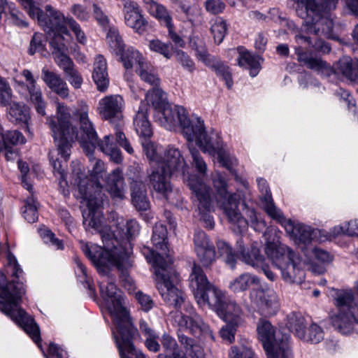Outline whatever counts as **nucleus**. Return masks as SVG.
<instances>
[{
  "label": "nucleus",
  "instance_id": "1",
  "mask_svg": "<svg viewBox=\"0 0 358 358\" xmlns=\"http://www.w3.org/2000/svg\"><path fill=\"white\" fill-rule=\"evenodd\" d=\"M104 247L92 243H80L84 254L96 267L102 275L99 281L100 294L106 302L108 308L113 317L116 332H113L120 358H148L137 350L133 343V338L137 329L133 326L127 310L123 306V297L115 285L114 278L109 275V269L116 267L122 274L129 289L132 287V280L127 275V270L131 267L130 257L122 248L115 245L117 243L116 236L110 233L105 234L103 229L99 232Z\"/></svg>",
  "mask_w": 358,
  "mask_h": 358
},
{
  "label": "nucleus",
  "instance_id": "2",
  "mask_svg": "<svg viewBox=\"0 0 358 358\" xmlns=\"http://www.w3.org/2000/svg\"><path fill=\"white\" fill-rule=\"evenodd\" d=\"M56 115L47 118V124L54 133V137L57 141L59 151L64 157L69 155V150L72 143L78 141L83 150L87 154L94 152L97 147L116 164L122 161L121 152L110 142L111 136H105L103 140H99L97 134L92 122L88 116L89 106L84 102L79 103V108L75 112V115L79 119L80 133L73 125L70 108L65 104L57 102Z\"/></svg>",
  "mask_w": 358,
  "mask_h": 358
},
{
  "label": "nucleus",
  "instance_id": "3",
  "mask_svg": "<svg viewBox=\"0 0 358 358\" xmlns=\"http://www.w3.org/2000/svg\"><path fill=\"white\" fill-rule=\"evenodd\" d=\"M155 117L159 124L167 129L179 124L187 141H194L203 152L217 155L222 166L229 169L232 164L229 155L223 148V143L218 133L206 131L203 121L199 117H187L185 109L182 106L172 108L169 103L156 112Z\"/></svg>",
  "mask_w": 358,
  "mask_h": 358
},
{
  "label": "nucleus",
  "instance_id": "4",
  "mask_svg": "<svg viewBox=\"0 0 358 358\" xmlns=\"http://www.w3.org/2000/svg\"><path fill=\"white\" fill-rule=\"evenodd\" d=\"M84 152L92 163L90 173L91 176L96 180H90L79 169H73V184L78 186L80 197L86 201L87 208L83 211L84 226L87 230L92 229L97 232H101V229H103V217L100 207L103 201L101 194L103 187L97 180L102 177L105 171V165L101 160L93 157V152L87 154L85 150Z\"/></svg>",
  "mask_w": 358,
  "mask_h": 358
},
{
  "label": "nucleus",
  "instance_id": "5",
  "mask_svg": "<svg viewBox=\"0 0 358 358\" xmlns=\"http://www.w3.org/2000/svg\"><path fill=\"white\" fill-rule=\"evenodd\" d=\"M189 287L197 304L208 306L227 322L239 324L243 311L235 301L226 298L223 292L210 284L202 268L194 264L189 275Z\"/></svg>",
  "mask_w": 358,
  "mask_h": 358
},
{
  "label": "nucleus",
  "instance_id": "6",
  "mask_svg": "<svg viewBox=\"0 0 358 358\" xmlns=\"http://www.w3.org/2000/svg\"><path fill=\"white\" fill-rule=\"evenodd\" d=\"M26 286L22 282L8 280L0 271V311L20 326L36 345L41 348L40 330L34 320L20 308Z\"/></svg>",
  "mask_w": 358,
  "mask_h": 358
},
{
  "label": "nucleus",
  "instance_id": "7",
  "mask_svg": "<svg viewBox=\"0 0 358 358\" xmlns=\"http://www.w3.org/2000/svg\"><path fill=\"white\" fill-rule=\"evenodd\" d=\"M299 17L306 19L305 26L308 34L332 36L334 22L331 12L336 7L338 0H292Z\"/></svg>",
  "mask_w": 358,
  "mask_h": 358
},
{
  "label": "nucleus",
  "instance_id": "8",
  "mask_svg": "<svg viewBox=\"0 0 358 358\" xmlns=\"http://www.w3.org/2000/svg\"><path fill=\"white\" fill-rule=\"evenodd\" d=\"M149 263L155 268L157 277V287L166 303L176 309H184L187 313H192V306L187 301L183 292L175 284L178 281V274L173 269L171 264L162 262L164 259L159 255L152 253Z\"/></svg>",
  "mask_w": 358,
  "mask_h": 358
},
{
  "label": "nucleus",
  "instance_id": "9",
  "mask_svg": "<svg viewBox=\"0 0 358 358\" xmlns=\"http://www.w3.org/2000/svg\"><path fill=\"white\" fill-rule=\"evenodd\" d=\"M331 296L336 312L329 317L331 324L338 332L348 335L358 325L357 297L351 289H332Z\"/></svg>",
  "mask_w": 358,
  "mask_h": 358
},
{
  "label": "nucleus",
  "instance_id": "10",
  "mask_svg": "<svg viewBox=\"0 0 358 358\" xmlns=\"http://www.w3.org/2000/svg\"><path fill=\"white\" fill-rule=\"evenodd\" d=\"M265 253L271 264L281 273L282 278L287 283H301L305 273L296 261L295 252L278 240L267 241Z\"/></svg>",
  "mask_w": 358,
  "mask_h": 358
},
{
  "label": "nucleus",
  "instance_id": "11",
  "mask_svg": "<svg viewBox=\"0 0 358 358\" xmlns=\"http://www.w3.org/2000/svg\"><path fill=\"white\" fill-rule=\"evenodd\" d=\"M257 331L268 358H294L289 344V335L275 331L271 322L266 320L259 321Z\"/></svg>",
  "mask_w": 358,
  "mask_h": 358
},
{
  "label": "nucleus",
  "instance_id": "12",
  "mask_svg": "<svg viewBox=\"0 0 358 358\" xmlns=\"http://www.w3.org/2000/svg\"><path fill=\"white\" fill-rule=\"evenodd\" d=\"M213 186L217 192V206L222 210L229 222L237 223L241 229H244L247 222L242 217L238 205L241 200L240 192L229 193L227 191L226 179L216 172L213 178Z\"/></svg>",
  "mask_w": 358,
  "mask_h": 358
},
{
  "label": "nucleus",
  "instance_id": "13",
  "mask_svg": "<svg viewBox=\"0 0 358 358\" xmlns=\"http://www.w3.org/2000/svg\"><path fill=\"white\" fill-rule=\"evenodd\" d=\"M142 145L150 162L164 166L172 173H177L185 176L187 166L178 148L171 145L163 148L147 141L142 143Z\"/></svg>",
  "mask_w": 358,
  "mask_h": 358
},
{
  "label": "nucleus",
  "instance_id": "14",
  "mask_svg": "<svg viewBox=\"0 0 358 358\" xmlns=\"http://www.w3.org/2000/svg\"><path fill=\"white\" fill-rule=\"evenodd\" d=\"M17 1L31 18L37 19L38 24L48 36H51V33H68L66 26L68 17L52 6L46 5L43 11L35 6L33 0Z\"/></svg>",
  "mask_w": 358,
  "mask_h": 358
},
{
  "label": "nucleus",
  "instance_id": "15",
  "mask_svg": "<svg viewBox=\"0 0 358 358\" xmlns=\"http://www.w3.org/2000/svg\"><path fill=\"white\" fill-rule=\"evenodd\" d=\"M187 182L188 187L192 191L193 201L197 206L204 227L212 229L214 227L215 222L213 217L209 215L213 208L210 187L204 184L196 176L189 178Z\"/></svg>",
  "mask_w": 358,
  "mask_h": 358
},
{
  "label": "nucleus",
  "instance_id": "16",
  "mask_svg": "<svg viewBox=\"0 0 358 358\" xmlns=\"http://www.w3.org/2000/svg\"><path fill=\"white\" fill-rule=\"evenodd\" d=\"M150 173L148 174V178L150 187L169 203L177 204L181 196L178 192H174L172 189L170 177L173 173L166 169L164 166H160L156 162H150Z\"/></svg>",
  "mask_w": 358,
  "mask_h": 358
},
{
  "label": "nucleus",
  "instance_id": "17",
  "mask_svg": "<svg viewBox=\"0 0 358 358\" xmlns=\"http://www.w3.org/2000/svg\"><path fill=\"white\" fill-rule=\"evenodd\" d=\"M20 74L24 78V81L15 79V89L22 95L29 96L37 112L44 115L45 114V102L41 87L37 85L36 79L32 72L27 69H23Z\"/></svg>",
  "mask_w": 358,
  "mask_h": 358
},
{
  "label": "nucleus",
  "instance_id": "18",
  "mask_svg": "<svg viewBox=\"0 0 358 358\" xmlns=\"http://www.w3.org/2000/svg\"><path fill=\"white\" fill-rule=\"evenodd\" d=\"M250 298L261 314L275 315L280 308V301L276 292L270 288H254L250 292Z\"/></svg>",
  "mask_w": 358,
  "mask_h": 358
},
{
  "label": "nucleus",
  "instance_id": "19",
  "mask_svg": "<svg viewBox=\"0 0 358 358\" xmlns=\"http://www.w3.org/2000/svg\"><path fill=\"white\" fill-rule=\"evenodd\" d=\"M124 101L122 96L113 94L106 96L99 101L97 110L101 119L115 122L123 117Z\"/></svg>",
  "mask_w": 358,
  "mask_h": 358
},
{
  "label": "nucleus",
  "instance_id": "20",
  "mask_svg": "<svg viewBox=\"0 0 358 358\" xmlns=\"http://www.w3.org/2000/svg\"><path fill=\"white\" fill-rule=\"evenodd\" d=\"M134 170V176L131 178V201L135 208L138 210H146L150 206L149 201L146 196V188L142 181L143 172L139 165L131 167L130 172Z\"/></svg>",
  "mask_w": 358,
  "mask_h": 358
},
{
  "label": "nucleus",
  "instance_id": "21",
  "mask_svg": "<svg viewBox=\"0 0 358 358\" xmlns=\"http://www.w3.org/2000/svg\"><path fill=\"white\" fill-rule=\"evenodd\" d=\"M122 13L124 23L138 34H143L147 27L148 22L141 13L137 2L131 0H122Z\"/></svg>",
  "mask_w": 358,
  "mask_h": 358
},
{
  "label": "nucleus",
  "instance_id": "22",
  "mask_svg": "<svg viewBox=\"0 0 358 358\" xmlns=\"http://www.w3.org/2000/svg\"><path fill=\"white\" fill-rule=\"evenodd\" d=\"M167 229L166 227L162 223H157L152 231V243L157 250H159L161 253L156 252L153 250L150 251V254L146 256V259L149 262V259H152V253L155 255L162 257L164 259L162 262H166L167 265L172 263L171 257L168 255L167 246Z\"/></svg>",
  "mask_w": 358,
  "mask_h": 358
},
{
  "label": "nucleus",
  "instance_id": "23",
  "mask_svg": "<svg viewBox=\"0 0 358 358\" xmlns=\"http://www.w3.org/2000/svg\"><path fill=\"white\" fill-rule=\"evenodd\" d=\"M277 213L273 220L284 227L288 234L304 243L312 240L314 231L310 227L301 224L294 225L291 220L285 218L282 211H278Z\"/></svg>",
  "mask_w": 358,
  "mask_h": 358
},
{
  "label": "nucleus",
  "instance_id": "24",
  "mask_svg": "<svg viewBox=\"0 0 358 358\" xmlns=\"http://www.w3.org/2000/svg\"><path fill=\"white\" fill-rule=\"evenodd\" d=\"M237 250L238 252V258L244 263L254 268H259L264 262V257L260 254L258 248V243L255 242L252 243L250 248H245L242 238H239L236 241Z\"/></svg>",
  "mask_w": 358,
  "mask_h": 358
},
{
  "label": "nucleus",
  "instance_id": "25",
  "mask_svg": "<svg viewBox=\"0 0 358 358\" xmlns=\"http://www.w3.org/2000/svg\"><path fill=\"white\" fill-rule=\"evenodd\" d=\"M41 78L46 85L60 97L66 99L69 96V90L67 84L59 75L43 67L41 70Z\"/></svg>",
  "mask_w": 358,
  "mask_h": 358
},
{
  "label": "nucleus",
  "instance_id": "26",
  "mask_svg": "<svg viewBox=\"0 0 358 358\" xmlns=\"http://www.w3.org/2000/svg\"><path fill=\"white\" fill-rule=\"evenodd\" d=\"M106 188L113 199L121 200L124 198L125 184L122 171L113 170L107 177Z\"/></svg>",
  "mask_w": 358,
  "mask_h": 358
},
{
  "label": "nucleus",
  "instance_id": "27",
  "mask_svg": "<svg viewBox=\"0 0 358 358\" xmlns=\"http://www.w3.org/2000/svg\"><path fill=\"white\" fill-rule=\"evenodd\" d=\"M50 130H52L50 129ZM52 136L54 138V141L57 145V150L50 151L49 152V159L50 162L53 167L54 173H57V175H59V185L61 187H65L67 186V181L66 179V173L65 171V168L66 166V162L69 158L70 155L66 158L64 157L62 153L59 151V148L57 145V141L55 140L54 137V133L52 131ZM69 153L70 154V150H69Z\"/></svg>",
  "mask_w": 358,
  "mask_h": 358
},
{
  "label": "nucleus",
  "instance_id": "28",
  "mask_svg": "<svg viewBox=\"0 0 358 358\" xmlns=\"http://www.w3.org/2000/svg\"><path fill=\"white\" fill-rule=\"evenodd\" d=\"M148 103L142 101L134 119L136 133L144 138H150L152 134L151 125L148 120Z\"/></svg>",
  "mask_w": 358,
  "mask_h": 358
},
{
  "label": "nucleus",
  "instance_id": "29",
  "mask_svg": "<svg viewBox=\"0 0 358 358\" xmlns=\"http://www.w3.org/2000/svg\"><path fill=\"white\" fill-rule=\"evenodd\" d=\"M92 78L98 90L104 92L109 85V79L107 71V63L102 55H98L94 63Z\"/></svg>",
  "mask_w": 358,
  "mask_h": 358
},
{
  "label": "nucleus",
  "instance_id": "30",
  "mask_svg": "<svg viewBox=\"0 0 358 358\" xmlns=\"http://www.w3.org/2000/svg\"><path fill=\"white\" fill-rule=\"evenodd\" d=\"M237 51L238 53L237 58L238 65L249 70L250 75L252 77H255L261 69L260 57L252 54L243 47H238Z\"/></svg>",
  "mask_w": 358,
  "mask_h": 358
},
{
  "label": "nucleus",
  "instance_id": "31",
  "mask_svg": "<svg viewBox=\"0 0 358 358\" xmlns=\"http://www.w3.org/2000/svg\"><path fill=\"white\" fill-rule=\"evenodd\" d=\"M257 181L259 189L262 194V201L264 209L268 215L273 219L278 214L277 212L281 210L276 207L273 202L266 180L263 178H259Z\"/></svg>",
  "mask_w": 358,
  "mask_h": 358
},
{
  "label": "nucleus",
  "instance_id": "32",
  "mask_svg": "<svg viewBox=\"0 0 358 358\" xmlns=\"http://www.w3.org/2000/svg\"><path fill=\"white\" fill-rule=\"evenodd\" d=\"M136 73L143 82L153 87L159 86L160 79L157 70L148 60L145 59L143 62H141V64L136 69Z\"/></svg>",
  "mask_w": 358,
  "mask_h": 358
},
{
  "label": "nucleus",
  "instance_id": "33",
  "mask_svg": "<svg viewBox=\"0 0 358 358\" xmlns=\"http://www.w3.org/2000/svg\"><path fill=\"white\" fill-rule=\"evenodd\" d=\"M145 4L148 12L165 27H169L173 24L172 17L164 6L153 0H145Z\"/></svg>",
  "mask_w": 358,
  "mask_h": 358
},
{
  "label": "nucleus",
  "instance_id": "34",
  "mask_svg": "<svg viewBox=\"0 0 358 358\" xmlns=\"http://www.w3.org/2000/svg\"><path fill=\"white\" fill-rule=\"evenodd\" d=\"M336 70L351 81H358V62L343 57L336 64Z\"/></svg>",
  "mask_w": 358,
  "mask_h": 358
},
{
  "label": "nucleus",
  "instance_id": "35",
  "mask_svg": "<svg viewBox=\"0 0 358 358\" xmlns=\"http://www.w3.org/2000/svg\"><path fill=\"white\" fill-rule=\"evenodd\" d=\"M259 279L255 275L246 273L229 282V288L233 292H241L247 290L251 285H259Z\"/></svg>",
  "mask_w": 358,
  "mask_h": 358
},
{
  "label": "nucleus",
  "instance_id": "36",
  "mask_svg": "<svg viewBox=\"0 0 358 358\" xmlns=\"http://www.w3.org/2000/svg\"><path fill=\"white\" fill-rule=\"evenodd\" d=\"M8 117L12 122L17 124H23L26 129H28L29 113V109L24 105L18 103H13L10 105Z\"/></svg>",
  "mask_w": 358,
  "mask_h": 358
},
{
  "label": "nucleus",
  "instance_id": "37",
  "mask_svg": "<svg viewBox=\"0 0 358 358\" xmlns=\"http://www.w3.org/2000/svg\"><path fill=\"white\" fill-rule=\"evenodd\" d=\"M117 56L126 69H130L134 65L138 67L145 59L138 50L131 46L124 49Z\"/></svg>",
  "mask_w": 358,
  "mask_h": 358
},
{
  "label": "nucleus",
  "instance_id": "38",
  "mask_svg": "<svg viewBox=\"0 0 358 358\" xmlns=\"http://www.w3.org/2000/svg\"><path fill=\"white\" fill-rule=\"evenodd\" d=\"M161 343L166 354H159L157 358H187L181 355L176 341L170 335L164 334Z\"/></svg>",
  "mask_w": 358,
  "mask_h": 358
},
{
  "label": "nucleus",
  "instance_id": "39",
  "mask_svg": "<svg viewBox=\"0 0 358 358\" xmlns=\"http://www.w3.org/2000/svg\"><path fill=\"white\" fill-rule=\"evenodd\" d=\"M241 201H242L243 206L244 207V208L245 210V215H246L247 218L248 219V220L246 218H245L242 216V217L243 219H245V220L247 222V226L244 229H241L238 227V225L237 223L234 224V223L230 222L231 224H233L234 226V227H237V229L234 228V229H233V230L236 233H241L242 231H245L247 229V227L248 226V222H250L251 226L253 227V229L255 231H262L266 227L265 222L262 220H258L256 212L254 210V209L248 208L245 201L244 200H243L242 198H241Z\"/></svg>",
  "mask_w": 358,
  "mask_h": 358
},
{
  "label": "nucleus",
  "instance_id": "40",
  "mask_svg": "<svg viewBox=\"0 0 358 358\" xmlns=\"http://www.w3.org/2000/svg\"><path fill=\"white\" fill-rule=\"evenodd\" d=\"M286 325L296 337L300 339L306 329L307 322L305 317L299 313H292L287 317Z\"/></svg>",
  "mask_w": 358,
  "mask_h": 358
},
{
  "label": "nucleus",
  "instance_id": "41",
  "mask_svg": "<svg viewBox=\"0 0 358 358\" xmlns=\"http://www.w3.org/2000/svg\"><path fill=\"white\" fill-rule=\"evenodd\" d=\"M295 52L297 55L298 61L310 69L316 71H322L328 67L327 64L322 59L308 57L307 53L303 52L300 47L295 48Z\"/></svg>",
  "mask_w": 358,
  "mask_h": 358
},
{
  "label": "nucleus",
  "instance_id": "42",
  "mask_svg": "<svg viewBox=\"0 0 358 358\" xmlns=\"http://www.w3.org/2000/svg\"><path fill=\"white\" fill-rule=\"evenodd\" d=\"M145 101L151 103L156 112L169 103L166 93L162 89L155 86L145 94Z\"/></svg>",
  "mask_w": 358,
  "mask_h": 358
},
{
  "label": "nucleus",
  "instance_id": "43",
  "mask_svg": "<svg viewBox=\"0 0 358 358\" xmlns=\"http://www.w3.org/2000/svg\"><path fill=\"white\" fill-rule=\"evenodd\" d=\"M187 329H189L191 333L196 336L203 335L212 340L215 339L209 326L199 316L189 319Z\"/></svg>",
  "mask_w": 358,
  "mask_h": 358
},
{
  "label": "nucleus",
  "instance_id": "44",
  "mask_svg": "<svg viewBox=\"0 0 358 358\" xmlns=\"http://www.w3.org/2000/svg\"><path fill=\"white\" fill-rule=\"evenodd\" d=\"M106 41L110 51L118 55L124 49V44L118 29L115 27H109L106 35Z\"/></svg>",
  "mask_w": 358,
  "mask_h": 358
},
{
  "label": "nucleus",
  "instance_id": "45",
  "mask_svg": "<svg viewBox=\"0 0 358 358\" xmlns=\"http://www.w3.org/2000/svg\"><path fill=\"white\" fill-rule=\"evenodd\" d=\"M6 271L8 275H10L15 282H22L24 271L19 264L16 257L10 251H8L7 254V264L6 266Z\"/></svg>",
  "mask_w": 358,
  "mask_h": 358
},
{
  "label": "nucleus",
  "instance_id": "46",
  "mask_svg": "<svg viewBox=\"0 0 358 358\" xmlns=\"http://www.w3.org/2000/svg\"><path fill=\"white\" fill-rule=\"evenodd\" d=\"M207 66L211 68L218 76H220L224 80L228 88L232 87V76L228 66L225 65L220 60L214 58Z\"/></svg>",
  "mask_w": 358,
  "mask_h": 358
},
{
  "label": "nucleus",
  "instance_id": "47",
  "mask_svg": "<svg viewBox=\"0 0 358 358\" xmlns=\"http://www.w3.org/2000/svg\"><path fill=\"white\" fill-rule=\"evenodd\" d=\"M190 43L196 52V58L206 66L210 64L215 57L208 52L203 41L199 38L193 37L190 40Z\"/></svg>",
  "mask_w": 358,
  "mask_h": 358
},
{
  "label": "nucleus",
  "instance_id": "48",
  "mask_svg": "<svg viewBox=\"0 0 358 358\" xmlns=\"http://www.w3.org/2000/svg\"><path fill=\"white\" fill-rule=\"evenodd\" d=\"M324 338V331L322 329L315 323L311 324L308 329L303 333L300 340L303 342L316 344L320 343Z\"/></svg>",
  "mask_w": 358,
  "mask_h": 358
},
{
  "label": "nucleus",
  "instance_id": "49",
  "mask_svg": "<svg viewBox=\"0 0 358 358\" xmlns=\"http://www.w3.org/2000/svg\"><path fill=\"white\" fill-rule=\"evenodd\" d=\"M189 150L191 153L192 157V164L196 169V171L201 175V176H197L199 180H201L204 184V174L206 172L207 170V165L206 163L204 162L203 159L201 157V155L199 152L196 150L194 148H192V146L189 145ZM192 176H195V174L189 175L188 177L185 179V182L187 183V185L188 186L187 180L189 178H190Z\"/></svg>",
  "mask_w": 358,
  "mask_h": 358
},
{
  "label": "nucleus",
  "instance_id": "50",
  "mask_svg": "<svg viewBox=\"0 0 358 358\" xmlns=\"http://www.w3.org/2000/svg\"><path fill=\"white\" fill-rule=\"evenodd\" d=\"M296 42L299 44H307L310 46H312L316 51L327 53L330 51L331 48L329 44L324 41L317 38L315 40L314 43L312 42V40L310 37L306 36L301 33L296 34L295 36Z\"/></svg>",
  "mask_w": 358,
  "mask_h": 358
},
{
  "label": "nucleus",
  "instance_id": "51",
  "mask_svg": "<svg viewBox=\"0 0 358 358\" xmlns=\"http://www.w3.org/2000/svg\"><path fill=\"white\" fill-rule=\"evenodd\" d=\"M180 7L187 20L193 22L200 15L201 9L196 0H182Z\"/></svg>",
  "mask_w": 358,
  "mask_h": 358
},
{
  "label": "nucleus",
  "instance_id": "52",
  "mask_svg": "<svg viewBox=\"0 0 358 358\" xmlns=\"http://www.w3.org/2000/svg\"><path fill=\"white\" fill-rule=\"evenodd\" d=\"M0 136L3 141L5 148L9 147L10 145L24 144L26 142L25 137L17 130H9L4 131V129L2 127V132H0Z\"/></svg>",
  "mask_w": 358,
  "mask_h": 358
},
{
  "label": "nucleus",
  "instance_id": "53",
  "mask_svg": "<svg viewBox=\"0 0 358 358\" xmlns=\"http://www.w3.org/2000/svg\"><path fill=\"white\" fill-rule=\"evenodd\" d=\"M217 247L220 256L224 262L231 268H234L237 255L232 252L231 248L224 241H218Z\"/></svg>",
  "mask_w": 358,
  "mask_h": 358
},
{
  "label": "nucleus",
  "instance_id": "54",
  "mask_svg": "<svg viewBox=\"0 0 358 358\" xmlns=\"http://www.w3.org/2000/svg\"><path fill=\"white\" fill-rule=\"evenodd\" d=\"M304 255L308 258H314L322 264H328L333 260V255L329 252L317 247L306 248Z\"/></svg>",
  "mask_w": 358,
  "mask_h": 358
},
{
  "label": "nucleus",
  "instance_id": "55",
  "mask_svg": "<svg viewBox=\"0 0 358 358\" xmlns=\"http://www.w3.org/2000/svg\"><path fill=\"white\" fill-rule=\"evenodd\" d=\"M210 31L213 35L215 42L220 44L222 42L227 31L226 22L221 17L213 20Z\"/></svg>",
  "mask_w": 358,
  "mask_h": 358
},
{
  "label": "nucleus",
  "instance_id": "56",
  "mask_svg": "<svg viewBox=\"0 0 358 358\" xmlns=\"http://www.w3.org/2000/svg\"><path fill=\"white\" fill-rule=\"evenodd\" d=\"M31 196L25 200V205L22 210V215L29 223L35 222L38 219L37 206L33 197V192H30Z\"/></svg>",
  "mask_w": 358,
  "mask_h": 358
},
{
  "label": "nucleus",
  "instance_id": "57",
  "mask_svg": "<svg viewBox=\"0 0 358 358\" xmlns=\"http://www.w3.org/2000/svg\"><path fill=\"white\" fill-rule=\"evenodd\" d=\"M73 261L76 264L75 272L78 280L83 284L85 287H87L89 290L94 292V289L92 285V280L87 273V268L85 266L77 257L73 258Z\"/></svg>",
  "mask_w": 358,
  "mask_h": 358
},
{
  "label": "nucleus",
  "instance_id": "58",
  "mask_svg": "<svg viewBox=\"0 0 358 358\" xmlns=\"http://www.w3.org/2000/svg\"><path fill=\"white\" fill-rule=\"evenodd\" d=\"M196 255L200 262L205 267L210 266L216 259V254L213 245L203 248L202 250L196 252Z\"/></svg>",
  "mask_w": 358,
  "mask_h": 358
},
{
  "label": "nucleus",
  "instance_id": "59",
  "mask_svg": "<svg viewBox=\"0 0 358 358\" xmlns=\"http://www.w3.org/2000/svg\"><path fill=\"white\" fill-rule=\"evenodd\" d=\"M169 317V320L172 325L178 327V332L187 329L190 318L183 315L180 311L178 310L171 311Z\"/></svg>",
  "mask_w": 358,
  "mask_h": 358
},
{
  "label": "nucleus",
  "instance_id": "60",
  "mask_svg": "<svg viewBox=\"0 0 358 358\" xmlns=\"http://www.w3.org/2000/svg\"><path fill=\"white\" fill-rule=\"evenodd\" d=\"M149 48L152 51L159 53L167 59L171 58L172 56L170 45L162 42L159 39L151 40L149 42Z\"/></svg>",
  "mask_w": 358,
  "mask_h": 358
},
{
  "label": "nucleus",
  "instance_id": "61",
  "mask_svg": "<svg viewBox=\"0 0 358 358\" xmlns=\"http://www.w3.org/2000/svg\"><path fill=\"white\" fill-rule=\"evenodd\" d=\"M52 54L56 64L64 71L65 74L75 68L73 61L65 52H52Z\"/></svg>",
  "mask_w": 358,
  "mask_h": 358
},
{
  "label": "nucleus",
  "instance_id": "62",
  "mask_svg": "<svg viewBox=\"0 0 358 358\" xmlns=\"http://www.w3.org/2000/svg\"><path fill=\"white\" fill-rule=\"evenodd\" d=\"M12 90L6 80L0 76V104L7 106L12 99Z\"/></svg>",
  "mask_w": 358,
  "mask_h": 358
},
{
  "label": "nucleus",
  "instance_id": "63",
  "mask_svg": "<svg viewBox=\"0 0 358 358\" xmlns=\"http://www.w3.org/2000/svg\"><path fill=\"white\" fill-rule=\"evenodd\" d=\"M40 235L45 243L54 246L57 250H62L64 248L62 241L57 238L50 230L48 229H42L40 230Z\"/></svg>",
  "mask_w": 358,
  "mask_h": 358
},
{
  "label": "nucleus",
  "instance_id": "64",
  "mask_svg": "<svg viewBox=\"0 0 358 358\" xmlns=\"http://www.w3.org/2000/svg\"><path fill=\"white\" fill-rule=\"evenodd\" d=\"M238 324L227 322L220 330V336L223 341L228 343H231L235 340V334L236 332V327Z\"/></svg>",
  "mask_w": 358,
  "mask_h": 358
}]
</instances>
